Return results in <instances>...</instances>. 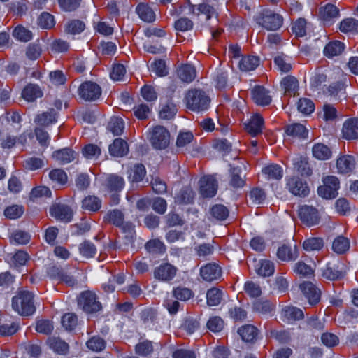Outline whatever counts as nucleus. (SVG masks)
Instances as JSON below:
<instances>
[{
    "label": "nucleus",
    "instance_id": "11",
    "mask_svg": "<svg viewBox=\"0 0 358 358\" xmlns=\"http://www.w3.org/2000/svg\"><path fill=\"white\" fill-rule=\"evenodd\" d=\"M124 218L123 213L117 209L109 210L104 217L106 221L120 227L124 231H129L132 229L133 225L129 222H124Z\"/></svg>",
    "mask_w": 358,
    "mask_h": 358
},
{
    "label": "nucleus",
    "instance_id": "8",
    "mask_svg": "<svg viewBox=\"0 0 358 358\" xmlns=\"http://www.w3.org/2000/svg\"><path fill=\"white\" fill-rule=\"evenodd\" d=\"M298 215L301 221L308 227L319 224L320 217L318 210L312 206L303 205L299 207Z\"/></svg>",
    "mask_w": 358,
    "mask_h": 358
},
{
    "label": "nucleus",
    "instance_id": "24",
    "mask_svg": "<svg viewBox=\"0 0 358 358\" xmlns=\"http://www.w3.org/2000/svg\"><path fill=\"white\" fill-rule=\"evenodd\" d=\"M264 120L259 115H255L251 117L248 123L245 124L246 131L252 136H255L262 130Z\"/></svg>",
    "mask_w": 358,
    "mask_h": 358
},
{
    "label": "nucleus",
    "instance_id": "12",
    "mask_svg": "<svg viewBox=\"0 0 358 358\" xmlns=\"http://www.w3.org/2000/svg\"><path fill=\"white\" fill-rule=\"evenodd\" d=\"M178 268L169 263H164L156 267L153 275L155 279L162 282H170L176 275Z\"/></svg>",
    "mask_w": 358,
    "mask_h": 358
},
{
    "label": "nucleus",
    "instance_id": "60",
    "mask_svg": "<svg viewBox=\"0 0 358 358\" xmlns=\"http://www.w3.org/2000/svg\"><path fill=\"white\" fill-rule=\"evenodd\" d=\"M62 326L66 330H73L78 324L77 316L73 313H66L62 318Z\"/></svg>",
    "mask_w": 358,
    "mask_h": 358
},
{
    "label": "nucleus",
    "instance_id": "44",
    "mask_svg": "<svg viewBox=\"0 0 358 358\" xmlns=\"http://www.w3.org/2000/svg\"><path fill=\"white\" fill-rule=\"evenodd\" d=\"M324 246V241L322 238L310 237L303 243V248L306 251L320 250Z\"/></svg>",
    "mask_w": 358,
    "mask_h": 358
},
{
    "label": "nucleus",
    "instance_id": "6",
    "mask_svg": "<svg viewBox=\"0 0 358 358\" xmlns=\"http://www.w3.org/2000/svg\"><path fill=\"white\" fill-rule=\"evenodd\" d=\"M150 134V141L155 149L163 150L169 145L170 133L164 127L155 126Z\"/></svg>",
    "mask_w": 358,
    "mask_h": 358
},
{
    "label": "nucleus",
    "instance_id": "15",
    "mask_svg": "<svg viewBox=\"0 0 358 358\" xmlns=\"http://www.w3.org/2000/svg\"><path fill=\"white\" fill-rule=\"evenodd\" d=\"M189 6V13L199 15L203 13L206 15V19L209 20L213 16L217 18L215 10L210 6L205 3H200L199 0H187Z\"/></svg>",
    "mask_w": 358,
    "mask_h": 358
},
{
    "label": "nucleus",
    "instance_id": "16",
    "mask_svg": "<svg viewBox=\"0 0 358 358\" xmlns=\"http://www.w3.org/2000/svg\"><path fill=\"white\" fill-rule=\"evenodd\" d=\"M50 213L55 219L66 222H70L73 216L71 209L61 203L53 204L50 208Z\"/></svg>",
    "mask_w": 358,
    "mask_h": 358
},
{
    "label": "nucleus",
    "instance_id": "21",
    "mask_svg": "<svg viewBox=\"0 0 358 358\" xmlns=\"http://www.w3.org/2000/svg\"><path fill=\"white\" fill-rule=\"evenodd\" d=\"M251 93L253 101L259 106H268L271 102L269 92L264 87L256 86L252 90Z\"/></svg>",
    "mask_w": 358,
    "mask_h": 358
},
{
    "label": "nucleus",
    "instance_id": "35",
    "mask_svg": "<svg viewBox=\"0 0 358 358\" xmlns=\"http://www.w3.org/2000/svg\"><path fill=\"white\" fill-rule=\"evenodd\" d=\"M57 120V113L54 109H50L47 112L38 115L35 118V122L41 126H48L55 122Z\"/></svg>",
    "mask_w": 358,
    "mask_h": 358
},
{
    "label": "nucleus",
    "instance_id": "61",
    "mask_svg": "<svg viewBox=\"0 0 358 358\" xmlns=\"http://www.w3.org/2000/svg\"><path fill=\"white\" fill-rule=\"evenodd\" d=\"M42 52L41 45L38 42L30 43L26 51L27 57L31 60L37 59Z\"/></svg>",
    "mask_w": 358,
    "mask_h": 358
},
{
    "label": "nucleus",
    "instance_id": "38",
    "mask_svg": "<svg viewBox=\"0 0 358 358\" xmlns=\"http://www.w3.org/2000/svg\"><path fill=\"white\" fill-rule=\"evenodd\" d=\"M281 85L285 89V93L290 95L293 94L294 96L299 88L298 80L292 76L285 77L281 81Z\"/></svg>",
    "mask_w": 358,
    "mask_h": 358
},
{
    "label": "nucleus",
    "instance_id": "25",
    "mask_svg": "<svg viewBox=\"0 0 358 358\" xmlns=\"http://www.w3.org/2000/svg\"><path fill=\"white\" fill-rule=\"evenodd\" d=\"M52 157L59 164H64L74 160L76 157V153L71 149L64 148L55 151Z\"/></svg>",
    "mask_w": 358,
    "mask_h": 358
},
{
    "label": "nucleus",
    "instance_id": "28",
    "mask_svg": "<svg viewBox=\"0 0 358 358\" xmlns=\"http://www.w3.org/2000/svg\"><path fill=\"white\" fill-rule=\"evenodd\" d=\"M238 333L245 342H254L258 336L259 330L253 325L246 324L240 327Z\"/></svg>",
    "mask_w": 358,
    "mask_h": 358
},
{
    "label": "nucleus",
    "instance_id": "4",
    "mask_svg": "<svg viewBox=\"0 0 358 358\" xmlns=\"http://www.w3.org/2000/svg\"><path fill=\"white\" fill-rule=\"evenodd\" d=\"M78 306L87 313H94L101 310V304L96 294L92 291H84L78 299Z\"/></svg>",
    "mask_w": 358,
    "mask_h": 358
},
{
    "label": "nucleus",
    "instance_id": "59",
    "mask_svg": "<svg viewBox=\"0 0 358 358\" xmlns=\"http://www.w3.org/2000/svg\"><path fill=\"white\" fill-rule=\"evenodd\" d=\"M244 290L252 298L259 297L262 294L260 286L252 281H248L245 283Z\"/></svg>",
    "mask_w": 358,
    "mask_h": 358
},
{
    "label": "nucleus",
    "instance_id": "56",
    "mask_svg": "<svg viewBox=\"0 0 358 358\" xmlns=\"http://www.w3.org/2000/svg\"><path fill=\"white\" fill-rule=\"evenodd\" d=\"M210 214L217 220H224L229 216V210L224 206L216 204L210 208Z\"/></svg>",
    "mask_w": 358,
    "mask_h": 358
},
{
    "label": "nucleus",
    "instance_id": "30",
    "mask_svg": "<svg viewBox=\"0 0 358 358\" xmlns=\"http://www.w3.org/2000/svg\"><path fill=\"white\" fill-rule=\"evenodd\" d=\"M285 132L288 136L298 138H306L308 131L301 124L294 123L286 127Z\"/></svg>",
    "mask_w": 358,
    "mask_h": 358
},
{
    "label": "nucleus",
    "instance_id": "50",
    "mask_svg": "<svg viewBox=\"0 0 358 358\" xmlns=\"http://www.w3.org/2000/svg\"><path fill=\"white\" fill-rule=\"evenodd\" d=\"M350 248V242L343 236L337 237L333 242L332 249L338 254H343Z\"/></svg>",
    "mask_w": 358,
    "mask_h": 358
},
{
    "label": "nucleus",
    "instance_id": "22",
    "mask_svg": "<svg viewBox=\"0 0 358 358\" xmlns=\"http://www.w3.org/2000/svg\"><path fill=\"white\" fill-rule=\"evenodd\" d=\"M277 256L282 261H294L299 256L298 249L296 245L293 246L283 245L278 248Z\"/></svg>",
    "mask_w": 358,
    "mask_h": 358
},
{
    "label": "nucleus",
    "instance_id": "17",
    "mask_svg": "<svg viewBox=\"0 0 358 358\" xmlns=\"http://www.w3.org/2000/svg\"><path fill=\"white\" fill-rule=\"evenodd\" d=\"M201 278L208 282L220 279L222 276L221 268L215 263H209L200 268Z\"/></svg>",
    "mask_w": 358,
    "mask_h": 358
},
{
    "label": "nucleus",
    "instance_id": "64",
    "mask_svg": "<svg viewBox=\"0 0 358 358\" xmlns=\"http://www.w3.org/2000/svg\"><path fill=\"white\" fill-rule=\"evenodd\" d=\"M136 353L141 356H146L153 351L152 342L143 341L138 343L135 347Z\"/></svg>",
    "mask_w": 358,
    "mask_h": 358
},
{
    "label": "nucleus",
    "instance_id": "23",
    "mask_svg": "<svg viewBox=\"0 0 358 358\" xmlns=\"http://www.w3.org/2000/svg\"><path fill=\"white\" fill-rule=\"evenodd\" d=\"M320 17L324 24H331L334 19L339 17V10L334 5L327 4L320 9Z\"/></svg>",
    "mask_w": 358,
    "mask_h": 358
},
{
    "label": "nucleus",
    "instance_id": "14",
    "mask_svg": "<svg viewBox=\"0 0 358 358\" xmlns=\"http://www.w3.org/2000/svg\"><path fill=\"white\" fill-rule=\"evenodd\" d=\"M217 182L212 176H206L199 180L200 194L203 197H213L217 190Z\"/></svg>",
    "mask_w": 358,
    "mask_h": 358
},
{
    "label": "nucleus",
    "instance_id": "48",
    "mask_svg": "<svg viewBox=\"0 0 358 358\" xmlns=\"http://www.w3.org/2000/svg\"><path fill=\"white\" fill-rule=\"evenodd\" d=\"M274 264L269 260H262L257 268L258 275L264 277L272 275L274 273Z\"/></svg>",
    "mask_w": 358,
    "mask_h": 358
},
{
    "label": "nucleus",
    "instance_id": "54",
    "mask_svg": "<svg viewBox=\"0 0 358 358\" xmlns=\"http://www.w3.org/2000/svg\"><path fill=\"white\" fill-rule=\"evenodd\" d=\"M85 28V23L79 20H73L66 24L65 31L68 34H78Z\"/></svg>",
    "mask_w": 358,
    "mask_h": 358
},
{
    "label": "nucleus",
    "instance_id": "57",
    "mask_svg": "<svg viewBox=\"0 0 358 358\" xmlns=\"http://www.w3.org/2000/svg\"><path fill=\"white\" fill-rule=\"evenodd\" d=\"M87 347L94 352L102 351L106 348L105 341L99 336H93L86 343Z\"/></svg>",
    "mask_w": 358,
    "mask_h": 358
},
{
    "label": "nucleus",
    "instance_id": "47",
    "mask_svg": "<svg viewBox=\"0 0 358 358\" xmlns=\"http://www.w3.org/2000/svg\"><path fill=\"white\" fill-rule=\"evenodd\" d=\"M108 129L114 136H119L121 135L124 131V123L122 118L113 117L108 123Z\"/></svg>",
    "mask_w": 358,
    "mask_h": 358
},
{
    "label": "nucleus",
    "instance_id": "43",
    "mask_svg": "<svg viewBox=\"0 0 358 358\" xmlns=\"http://www.w3.org/2000/svg\"><path fill=\"white\" fill-rule=\"evenodd\" d=\"M136 12L141 20L145 22H151L155 20L153 10L144 3H141L136 7Z\"/></svg>",
    "mask_w": 358,
    "mask_h": 358
},
{
    "label": "nucleus",
    "instance_id": "42",
    "mask_svg": "<svg viewBox=\"0 0 358 358\" xmlns=\"http://www.w3.org/2000/svg\"><path fill=\"white\" fill-rule=\"evenodd\" d=\"M294 170L301 176H309L312 174V170L307 161L301 157H297L294 160Z\"/></svg>",
    "mask_w": 358,
    "mask_h": 358
},
{
    "label": "nucleus",
    "instance_id": "41",
    "mask_svg": "<svg viewBox=\"0 0 358 358\" xmlns=\"http://www.w3.org/2000/svg\"><path fill=\"white\" fill-rule=\"evenodd\" d=\"M241 167H233L231 169V180L230 185L234 188L243 187L245 184V179L241 177Z\"/></svg>",
    "mask_w": 358,
    "mask_h": 358
},
{
    "label": "nucleus",
    "instance_id": "62",
    "mask_svg": "<svg viewBox=\"0 0 358 358\" xmlns=\"http://www.w3.org/2000/svg\"><path fill=\"white\" fill-rule=\"evenodd\" d=\"M292 32L297 37L304 36L306 34V21L303 18H299L292 24Z\"/></svg>",
    "mask_w": 358,
    "mask_h": 358
},
{
    "label": "nucleus",
    "instance_id": "9",
    "mask_svg": "<svg viewBox=\"0 0 358 358\" xmlns=\"http://www.w3.org/2000/svg\"><path fill=\"white\" fill-rule=\"evenodd\" d=\"M78 92L82 99L92 101L99 98L101 94V90L96 83L87 81L81 84Z\"/></svg>",
    "mask_w": 358,
    "mask_h": 358
},
{
    "label": "nucleus",
    "instance_id": "26",
    "mask_svg": "<svg viewBox=\"0 0 358 358\" xmlns=\"http://www.w3.org/2000/svg\"><path fill=\"white\" fill-rule=\"evenodd\" d=\"M176 73L178 77L185 83H191L195 79L196 75L194 67L190 64L180 66Z\"/></svg>",
    "mask_w": 358,
    "mask_h": 358
},
{
    "label": "nucleus",
    "instance_id": "45",
    "mask_svg": "<svg viewBox=\"0 0 358 358\" xmlns=\"http://www.w3.org/2000/svg\"><path fill=\"white\" fill-rule=\"evenodd\" d=\"M283 316L289 322L302 319L303 317V311L294 306H287L282 309Z\"/></svg>",
    "mask_w": 358,
    "mask_h": 358
},
{
    "label": "nucleus",
    "instance_id": "39",
    "mask_svg": "<svg viewBox=\"0 0 358 358\" xmlns=\"http://www.w3.org/2000/svg\"><path fill=\"white\" fill-rule=\"evenodd\" d=\"M344 49L343 43L335 41L329 43L324 49V54L328 57H332L338 55Z\"/></svg>",
    "mask_w": 358,
    "mask_h": 358
},
{
    "label": "nucleus",
    "instance_id": "49",
    "mask_svg": "<svg viewBox=\"0 0 358 358\" xmlns=\"http://www.w3.org/2000/svg\"><path fill=\"white\" fill-rule=\"evenodd\" d=\"M274 63L282 73H288L292 69L290 59L284 54L276 56L274 58Z\"/></svg>",
    "mask_w": 358,
    "mask_h": 358
},
{
    "label": "nucleus",
    "instance_id": "1",
    "mask_svg": "<svg viewBox=\"0 0 358 358\" xmlns=\"http://www.w3.org/2000/svg\"><path fill=\"white\" fill-rule=\"evenodd\" d=\"M186 106L188 109L201 112L208 109L210 99L206 93L199 89H192L185 95Z\"/></svg>",
    "mask_w": 358,
    "mask_h": 358
},
{
    "label": "nucleus",
    "instance_id": "53",
    "mask_svg": "<svg viewBox=\"0 0 358 358\" xmlns=\"http://www.w3.org/2000/svg\"><path fill=\"white\" fill-rule=\"evenodd\" d=\"M173 295L177 300L185 301L194 296V292L189 288L178 287L173 289Z\"/></svg>",
    "mask_w": 358,
    "mask_h": 358
},
{
    "label": "nucleus",
    "instance_id": "33",
    "mask_svg": "<svg viewBox=\"0 0 358 358\" xmlns=\"http://www.w3.org/2000/svg\"><path fill=\"white\" fill-rule=\"evenodd\" d=\"M262 173L269 180H280L283 176V171L280 165L271 164L262 169Z\"/></svg>",
    "mask_w": 358,
    "mask_h": 358
},
{
    "label": "nucleus",
    "instance_id": "36",
    "mask_svg": "<svg viewBox=\"0 0 358 358\" xmlns=\"http://www.w3.org/2000/svg\"><path fill=\"white\" fill-rule=\"evenodd\" d=\"M22 97L28 101H34L42 96V92L36 85L29 84L24 87L22 92Z\"/></svg>",
    "mask_w": 358,
    "mask_h": 358
},
{
    "label": "nucleus",
    "instance_id": "51",
    "mask_svg": "<svg viewBox=\"0 0 358 358\" xmlns=\"http://www.w3.org/2000/svg\"><path fill=\"white\" fill-rule=\"evenodd\" d=\"M339 28L344 33H358V20L354 18L345 19L341 22Z\"/></svg>",
    "mask_w": 358,
    "mask_h": 358
},
{
    "label": "nucleus",
    "instance_id": "3",
    "mask_svg": "<svg viewBox=\"0 0 358 358\" xmlns=\"http://www.w3.org/2000/svg\"><path fill=\"white\" fill-rule=\"evenodd\" d=\"M257 23L268 31L279 29L283 23V17L271 10H263L256 17Z\"/></svg>",
    "mask_w": 358,
    "mask_h": 358
},
{
    "label": "nucleus",
    "instance_id": "5",
    "mask_svg": "<svg viewBox=\"0 0 358 358\" xmlns=\"http://www.w3.org/2000/svg\"><path fill=\"white\" fill-rule=\"evenodd\" d=\"M322 182L323 185L317 189L318 194L327 199L336 197L340 187L338 178L334 176H327L323 178Z\"/></svg>",
    "mask_w": 358,
    "mask_h": 358
},
{
    "label": "nucleus",
    "instance_id": "29",
    "mask_svg": "<svg viewBox=\"0 0 358 358\" xmlns=\"http://www.w3.org/2000/svg\"><path fill=\"white\" fill-rule=\"evenodd\" d=\"M129 148L127 142L122 138H116L109 146V152L115 157H122L127 154Z\"/></svg>",
    "mask_w": 358,
    "mask_h": 358
},
{
    "label": "nucleus",
    "instance_id": "46",
    "mask_svg": "<svg viewBox=\"0 0 358 358\" xmlns=\"http://www.w3.org/2000/svg\"><path fill=\"white\" fill-rule=\"evenodd\" d=\"M294 271L303 278H310L314 274V270L311 266L301 261L294 264Z\"/></svg>",
    "mask_w": 358,
    "mask_h": 358
},
{
    "label": "nucleus",
    "instance_id": "19",
    "mask_svg": "<svg viewBox=\"0 0 358 358\" xmlns=\"http://www.w3.org/2000/svg\"><path fill=\"white\" fill-rule=\"evenodd\" d=\"M124 183V180L122 176L111 174L106 177L103 185L108 192L117 193L123 189Z\"/></svg>",
    "mask_w": 358,
    "mask_h": 358
},
{
    "label": "nucleus",
    "instance_id": "32",
    "mask_svg": "<svg viewBox=\"0 0 358 358\" xmlns=\"http://www.w3.org/2000/svg\"><path fill=\"white\" fill-rule=\"evenodd\" d=\"M101 207V201L94 195L85 196L82 201V208L85 210L96 212Z\"/></svg>",
    "mask_w": 358,
    "mask_h": 358
},
{
    "label": "nucleus",
    "instance_id": "63",
    "mask_svg": "<svg viewBox=\"0 0 358 358\" xmlns=\"http://www.w3.org/2000/svg\"><path fill=\"white\" fill-rule=\"evenodd\" d=\"M13 35L17 39L24 42L29 41L32 38L31 32L22 26L17 27L14 29Z\"/></svg>",
    "mask_w": 358,
    "mask_h": 358
},
{
    "label": "nucleus",
    "instance_id": "34",
    "mask_svg": "<svg viewBox=\"0 0 358 358\" xmlns=\"http://www.w3.org/2000/svg\"><path fill=\"white\" fill-rule=\"evenodd\" d=\"M259 64V58L256 56L243 57L239 62V68L243 71L255 70Z\"/></svg>",
    "mask_w": 358,
    "mask_h": 358
},
{
    "label": "nucleus",
    "instance_id": "40",
    "mask_svg": "<svg viewBox=\"0 0 358 358\" xmlns=\"http://www.w3.org/2000/svg\"><path fill=\"white\" fill-rule=\"evenodd\" d=\"M223 292L217 288H211L206 293L207 303L210 306L219 305L222 299Z\"/></svg>",
    "mask_w": 358,
    "mask_h": 358
},
{
    "label": "nucleus",
    "instance_id": "10",
    "mask_svg": "<svg viewBox=\"0 0 358 358\" xmlns=\"http://www.w3.org/2000/svg\"><path fill=\"white\" fill-rule=\"evenodd\" d=\"M299 289L310 305L315 306L320 301L321 291L313 282L304 281L300 284Z\"/></svg>",
    "mask_w": 358,
    "mask_h": 358
},
{
    "label": "nucleus",
    "instance_id": "27",
    "mask_svg": "<svg viewBox=\"0 0 358 358\" xmlns=\"http://www.w3.org/2000/svg\"><path fill=\"white\" fill-rule=\"evenodd\" d=\"M47 343L50 348L57 354L66 355L69 352V344L58 337H50Z\"/></svg>",
    "mask_w": 358,
    "mask_h": 358
},
{
    "label": "nucleus",
    "instance_id": "37",
    "mask_svg": "<svg viewBox=\"0 0 358 358\" xmlns=\"http://www.w3.org/2000/svg\"><path fill=\"white\" fill-rule=\"evenodd\" d=\"M313 156L319 160L329 159L331 156V151L323 143L315 144L312 149Z\"/></svg>",
    "mask_w": 358,
    "mask_h": 358
},
{
    "label": "nucleus",
    "instance_id": "7",
    "mask_svg": "<svg viewBox=\"0 0 358 358\" xmlns=\"http://www.w3.org/2000/svg\"><path fill=\"white\" fill-rule=\"evenodd\" d=\"M286 187L292 194L299 196L305 197L310 192L306 181L296 176L286 178Z\"/></svg>",
    "mask_w": 358,
    "mask_h": 358
},
{
    "label": "nucleus",
    "instance_id": "31",
    "mask_svg": "<svg viewBox=\"0 0 358 358\" xmlns=\"http://www.w3.org/2000/svg\"><path fill=\"white\" fill-rule=\"evenodd\" d=\"M195 197V192L191 187H185L175 197V201L179 204L192 203Z\"/></svg>",
    "mask_w": 358,
    "mask_h": 358
},
{
    "label": "nucleus",
    "instance_id": "20",
    "mask_svg": "<svg viewBox=\"0 0 358 358\" xmlns=\"http://www.w3.org/2000/svg\"><path fill=\"white\" fill-rule=\"evenodd\" d=\"M355 167V161L351 155L341 156L336 161V168L338 173L349 174Z\"/></svg>",
    "mask_w": 358,
    "mask_h": 358
},
{
    "label": "nucleus",
    "instance_id": "13",
    "mask_svg": "<svg viewBox=\"0 0 358 358\" xmlns=\"http://www.w3.org/2000/svg\"><path fill=\"white\" fill-rule=\"evenodd\" d=\"M343 264L340 261H334L327 264L322 269V276L329 280H336L343 277Z\"/></svg>",
    "mask_w": 358,
    "mask_h": 358
},
{
    "label": "nucleus",
    "instance_id": "18",
    "mask_svg": "<svg viewBox=\"0 0 358 358\" xmlns=\"http://www.w3.org/2000/svg\"><path fill=\"white\" fill-rule=\"evenodd\" d=\"M343 137L347 140L358 138V118L354 117L347 120L342 129Z\"/></svg>",
    "mask_w": 358,
    "mask_h": 358
},
{
    "label": "nucleus",
    "instance_id": "55",
    "mask_svg": "<svg viewBox=\"0 0 358 358\" xmlns=\"http://www.w3.org/2000/svg\"><path fill=\"white\" fill-rule=\"evenodd\" d=\"M146 171L145 166L141 164L134 165L131 169L129 178L132 182H138L143 180L145 176Z\"/></svg>",
    "mask_w": 358,
    "mask_h": 358
},
{
    "label": "nucleus",
    "instance_id": "58",
    "mask_svg": "<svg viewBox=\"0 0 358 358\" xmlns=\"http://www.w3.org/2000/svg\"><path fill=\"white\" fill-rule=\"evenodd\" d=\"M176 112V105L170 102L162 106L159 111V117L161 119L171 120L175 116Z\"/></svg>",
    "mask_w": 358,
    "mask_h": 358
},
{
    "label": "nucleus",
    "instance_id": "52",
    "mask_svg": "<svg viewBox=\"0 0 358 358\" xmlns=\"http://www.w3.org/2000/svg\"><path fill=\"white\" fill-rule=\"evenodd\" d=\"M80 253L85 258L94 257L96 252L95 245L89 241H85L79 245Z\"/></svg>",
    "mask_w": 358,
    "mask_h": 358
},
{
    "label": "nucleus",
    "instance_id": "2",
    "mask_svg": "<svg viewBox=\"0 0 358 358\" xmlns=\"http://www.w3.org/2000/svg\"><path fill=\"white\" fill-rule=\"evenodd\" d=\"M34 295L26 290L20 291L12 300L13 308L21 315L29 316L35 312Z\"/></svg>",
    "mask_w": 358,
    "mask_h": 358
}]
</instances>
